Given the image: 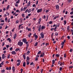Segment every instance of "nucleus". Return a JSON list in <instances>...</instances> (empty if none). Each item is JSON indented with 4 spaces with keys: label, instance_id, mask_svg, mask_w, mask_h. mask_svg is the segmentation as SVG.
<instances>
[{
    "label": "nucleus",
    "instance_id": "obj_11",
    "mask_svg": "<svg viewBox=\"0 0 73 73\" xmlns=\"http://www.w3.org/2000/svg\"><path fill=\"white\" fill-rule=\"evenodd\" d=\"M17 37V34H15L14 36V39H15V38H16Z\"/></svg>",
    "mask_w": 73,
    "mask_h": 73
},
{
    "label": "nucleus",
    "instance_id": "obj_62",
    "mask_svg": "<svg viewBox=\"0 0 73 73\" xmlns=\"http://www.w3.org/2000/svg\"><path fill=\"white\" fill-rule=\"evenodd\" d=\"M33 62L31 63L30 64L31 65H33Z\"/></svg>",
    "mask_w": 73,
    "mask_h": 73
},
{
    "label": "nucleus",
    "instance_id": "obj_54",
    "mask_svg": "<svg viewBox=\"0 0 73 73\" xmlns=\"http://www.w3.org/2000/svg\"><path fill=\"white\" fill-rule=\"evenodd\" d=\"M1 23H3V22H4V20H2V21H1Z\"/></svg>",
    "mask_w": 73,
    "mask_h": 73
},
{
    "label": "nucleus",
    "instance_id": "obj_9",
    "mask_svg": "<svg viewBox=\"0 0 73 73\" xmlns=\"http://www.w3.org/2000/svg\"><path fill=\"white\" fill-rule=\"evenodd\" d=\"M30 5H31V1H29L28 2V4H27V7H29V6H30Z\"/></svg>",
    "mask_w": 73,
    "mask_h": 73
},
{
    "label": "nucleus",
    "instance_id": "obj_3",
    "mask_svg": "<svg viewBox=\"0 0 73 73\" xmlns=\"http://www.w3.org/2000/svg\"><path fill=\"white\" fill-rule=\"evenodd\" d=\"M41 11H42V9H38L37 11V13H39V12H41Z\"/></svg>",
    "mask_w": 73,
    "mask_h": 73
},
{
    "label": "nucleus",
    "instance_id": "obj_4",
    "mask_svg": "<svg viewBox=\"0 0 73 73\" xmlns=\"http://www.w3.org/2000/svg\"><path fill=\"white\" fill-rule=\"evenodd\" d=\"M11 54H16V52H15V51H13L11 52Z\"/></svg>",
    "mask_w": 73,
    "mask_h": 73
},
{
    "label": "nucleus",
    "instance_id": "obj_61",
    "mask_svg": "<svg viewBox=\"0 0 73 73\" xmlns=\"http://www.w3.org/2000/svg\"><path fill=\"white\" fill-rule=\"evenodd\" d=\"M70 14V15H72V14H73V11L71 12Z\"/></svg>",
    "mask_w": 73,
    "mask_h": 73
},
{
    "label": "nucleus",
    "instance_id": "obj_1",
    "mask_svg": "<svg viewBox=\"0 0 73 73\" xmlns=\"http://www.w3.org/2000/svg\"><path fill=\"white\" fill-rule=\"evenodd\" d=\"M23 42H19L18 43V45H19L20 46H21L23 45Z\"/></svg>",
    "mask_w": 73,
    "mask_h": 73
},
{
    "label": "nucleus",
    "instance_id": "obj_42",
    "mask_svg": "<svg viewBox=\"0 0 73 73\" xmlns=\"http://www.w3.org/2000/svg\"><path fill=\"white\" fill-rule=\"evenodd\" d=\"M72 51H73V49H70V52H72Z\"/></svg>",
    "mask_w": 73,
    "mask_h": 73
},
{
    "label": "nucleus",
    "instance_id": "obj_44",
    "mask_svg": "<svg viewBox=\"0 0 73 73\" xmlns=\"http://www.w3.org/2000/svg\"><path fill=\"white\" fill-rule=\"evenodd\" d=\"M4 44H5V43H4V42H3L2 43V46H3L4 45Z\"/></svg>",
    "mask_w": 73,
    "mask_h": 73
},
{
    "label": "nucleus",
    "instance_id": "obj_34",
    "mask_svg": "<svg viewBox=\"0 0 73 73\" xmlns=\"http://www.w3.org/2000/svg\"><path fill=\"white\" fill-rule=\"evenodd\" d=\"M37 44H38V42H36L35 44V46H37Z\"/></svg>",
    "mask_w": 73,
    "mask_h": 73
},
{
    "label": "nucleus",
    "instance_id": "obj_31",
    "mask_svg": "<svg viewBox=\"0 0 73 73\" xmlns=\"http://www.w3.org/2000/svg\"><path fill=\"white\" fill-rule=\"evenodd\" d=\"M17 61L18 62H19H19H20V63H21V61H20V60H17Z\"/></svg>",
    "mask_w": 73,
    "mask_h": 73
},
{
    "label": "nucleus",
    "instance_id": "obj_55",
    "mask_svg": "<svg viewBox=\"0 0 73 73\" xmlns=\"http://www.w3.org/2000/svg\"><path fill=\"white\" fill-rule=\"evenodd\" d=\"M4 23H1L0 25H1L2 26H3V25H4Z\"/></svg>",
    "mask_w": 73,
    "mask_h": 73
},
{
    "label": "nucleus",
    "instance_id": "obj_60",
    "mask_svg": "<svg viewBox=\"0 0 73 73\" xmlns=\"http://www.w3.org/2000/svg\"><path fill=\"white\" fill-rule=\"evenodd\" d=\"M6 49V47H4L3 49V50H5Z\"/></svg>",
    "mask_w": 73,
    "mask_h": 73
},
{
    "label": "nucleus",
    "instance_id": "obj_20",
    "mask_svg": "<svg viewBox=\"0 0 73 73\" xmlns=\"http://www.w3.org/2000/svg\"><path fill=\"white\" fill-rule=\"evenodd\" d=\"M20 50V48H17L15 49V51L16 52H17V51L19 50Z\"/></svg>",
    "mask_w": 73,
    "mask_h": 73
},
{
    "label": "nucleus",
    "instance_id": "obj_52",
    "mask_svg": "<svg viewBox=\"0 0 73 73\" xmlns=\"http://www.w3.org/2000/svg\"><path fill=\"white\" fill-rule=\"evenodd\" d=\"M58 34L57 33H55V36H58Z\"/></svg>",
    "mask_w": 73,
    "mask_h": 73
},
{
    "label": "nucleus",
    "instance_id": "obj_29",
    "mask_svg": "<svg viewBox=\"0 0 73 73\" xmlns=\"http://www.w3.org/2000/svg\"><path fill=\"white\" fill-rule=\"evenodd\" d=\"M19 2H20V0H18V1H17L16 2V3L17 4H19Z\"/></svg>",
    "mask_w": 73,
    "mask_h": 73
},
{
    "label": "nucleus",
    "instance_id": "obj_24",
    "mask_svg": "<svg viewBox=\"0 0 73 73\" xmlns=\"http://www.w3.org/2000/svg\"><path fill=\"white\" fill-rule=\"evenodd\" d=\"M45 27L44 26H42L41 27V29H45Z\"/></svg>",
    "mask_w": 73,
    "mask_h": 73
},
{
    "label": "nucleus",
    "instance_id": "obj_48",
    "mask_svg": "<svg viewBox=\"0 0 73 73\" xmlns=\"http://www.w3.org/2000/svg\"><path fill=\"white\" fill-rule=\"evenodd\" d=\"M65 11H66V9H64L63 11V13H65Z\"/></svg>",
    "mask_w": 73,
    "mask_h": 73
},
{
    "label": "nucleus",
    "instance_id": "obj_14",
    "mask_svg": "<svg viewBox=\"0 0 73 73\" xmlns=\"http://www.w3.org/2000/svg\"><path fill=\"white\" fill-rule=\"evenodd\" d=\"M27 7H24V9H23V11H25V9H27Z\"/></svg>",
    "mask_w": 73,
    "mask_h": 73
},
{
    "label": "nucleus",
    "instance_id": "obj_23",
    "mask_svg": "<svg viewBox=\"0 0 73 73\" xmlns=\"http://www.w3.org/2000/svg\"><path fill=\"white\" fill-rule=\"evenodd\" d=\"M31 33H30L28 35V37H31Z\"/></svg>",
    "mask_w": 73,
    "mask_h": 73
},
{
    "label": "nucleus",
    "instance_id": "obj_28",
    "mask_svg": "<svg viewBox=\"0 0 73 73\" xmlns=\"http://www.w3.org/2000/svg\"><path fill=\"white\" fill-rule=\"evenodd\" d=\"M41 51H39L37 53L38 54H41Z\"/></svg>",
    "mask_w": 73,
    "mask_h": 73
},
{
    "label": "nucleus",
    "instance_id": "obj_22",
    "mask_svg": "<svg viewBox=\"0 0 73 73\" xmlns=\"http://www.w3.org/2000/svg\"><path fill=\"white\" fill-rule=\"evenodd\" d=\"M23 66L25 67V62H24L23 64Z\"/></svg>",
    "mask_w": 73,
    "mask_h": 73
},
{
    "label": "nucleus",
    "instance_id": "obj_43",
    "mask_svg": "<svg viewBox=\"0 0 73 73\" xmlns=\"http://www.w3.org/2000/svg\"><path fill=\"white\" fill-rule=\"evenodd\" d=\"M67 37L68 39H70V36H67Z\"/></svg>",
    "mask_w": 73,
    "mask_h": 73
},
{
    "label": "nucleus",
    "instance_id": "obj_2",
    "mask_svg": "<svg viewBox=\"0 0 73 73\" xmlns=\"http://www.w3.org/2000/svg\"><path fill=\"white\" fill-rule=\"evenodd\" d=\"M44 53H41V54L40 55V57H44Z\"/></svg>",
    "mask_w": 73,
    "mask_h": 73
},
{
    "label": "nucleus",
    "instance_id": "obj_41",
    "mask_svg": "<svg viewBox=\"0 0 73 73\" xmlns=\"http://www.w3.org/2000/svg\"><path fill=\"white\" fill-rule=\"evenodd\" d=\"M22 17H25V16L24 15V14H22Z\"/></svg>",
    "mask_w": 73,
    "mask_h": 73
},
{
    "label": "nucleus",
    "instance_id": "obj_47",
    "mask_svg": "<svg viewBox=\"0 0 73 73\" xmlns=\"http://www.w3.org/2000/svg\"><path fill=\"white\" fill-rule=\"evenodd\" d=\"M5 72V70H2L1 72L2 73H3Z\"/></svg>",
    "mask_w": 73,
    "mask_h": 73
},
{
    "label": "nucleus",
    "instance_id": "obj_30",
    "mask_svg": "<svg viewBox=\"0 0 73 73\" xmlns=\"http://www.w3.org/2000/svg\"><path fill=\"white\" fill-rule=\"evenodd\" d=\"M9 8V5H8L7 7V9H8Z\"/></svg>",
    "mask_w": 73,
    "mask_h": 73
},
{
    "label": "nucleus",
    "instance_id": "obj_57",
    "mask_svg": "<svg viewBox=\"0 0 73 73\" xmlns=\"http://www.w3.org/2000/svg\"><path fill=\"white\" fill-rule=\"evenodd\" d=\"M54 30V28H52L51 29V31H53Z\"/></svg>",
    "mask_w": 73,
    "mask_h": 73
},
{
    "label": "nucleus",
    "instance_id": "obj_56",
    "mask_svg": "<svg viewBox=\"0 0 73 73\" xmlns=\"http://www.w3.org/2000/svg\"><path fill=\"white\" fill-rule=\"evenodd\" d=\"M69 28H70V27L69 26H68V27L67 28V30H69Z\"/></svg>",
    "mask_w": 73,
    "mask_h": 73
},
{
    "label": "nucleus",
    "instance_id": "obj_15",
    "mask_svg": "<svg viewBox=\"0 0 73 73\" xmlns=\"http://www.w3.org/2000/svg\"><path fill=\"white\" fill-rule=\"evenodd\" d=\"M25 42L26 44H27L26 46H28V45H29V44H28V42Z\"/></svg>",
    "mask_w": 73,
    "mask_h": 73
},
{
    "label": "nucleus",
    "instance_id": "obj_13",
    "mask_svg": "<svg viewBox=\"0 0 73 73\" xmlns=\"http://www.w3.org/2000/svg\"><path fill=\"white\" fill-rule=\"evenodd\" d=\"M26 29L29 31H31V28H28V27L26 28Z\"/></svg>",
    "mask_w": 73,
    "mask_h": 73
},
{
    "label": "nucleus",
    "instance_id": "obj_16",
    "mask_svg": "<svg viewBox=\"0 0 73 73\" xmlns=\"http://www.w3.org/2000/svg\"><path fill=\"white\" fill-rule=\"evenodd\" d=\"M23 57L24 58V60H25L26 57H25V54H23Z\"/></svg>",
    "mask_w": 73,
    "mask_h": 73
},
{
    "label": "nucleus",
    "instance_id": "obj_17",
    "mask_svg": "<svg viewBox=\"0 0 73 73\" xmlns=\"http://www.w3.org/2000/svg\"><path fill=\"white\" fill-rule=\"evenodd\" d=\"M27 61H29L30 60V58L28 56L27 57Z\"/></svg>",
    "mask_w": 73,
    "mask_h": 73
},
{
    "label": "nucleus",
    "instance_id": "obj_8",
    "mask_svg": "<svg viewBox=\"0 0 73 73\" xmlns=\"http://www.w3.org/2000/svg\"><path fill=\"white\" fill-rule=\"evenodd\" d=\"M56 9H59V6L58 5H56Z\"/></svg>",
    "mask_w": 73,
    "mask_h": 73
},
{
    "label": "nucleus",
    "instance_id": "obj_19",
    "mask_svg": "<svg viewBox=\"0 0 73 73\" xmlns=\"http://www.w3.org/2000/svg\"><path fill=\"white\" fill-rule=\"evenodd\" d=\"M64 25H66V21L64 20Z\"/></svg>",
    "mask_w": 73,
    "mask_h": 73
},
{
    "label": "nucleus",
    "instance_id": "obj_39",
    "mask_svg": "<svg viewBox=\"0 0 73 73\" xmlns=\"http://www.w3.org/2000/svg\"><path fill=\"white\" fill-rule=\"evenodd\" d=\"M15 6H16V7L18 6V4L16 3L15 4Z\"/></svg>",
    "mask_w": 73,
    "mask_h": 73
},
{
    "label": "nucleus",
    "instance_id": "obj_50",
    "mask_svg": "<svg viewBox=\"0 0 73 73\" xmlns=\"http://www.w3.org/2000/svg\"><path fill=\"white\" fill-rule=\"evenodd\" d=\"M10 57V54H9L8 55L7 58H9Z\"/></svg>",
    "mask_w": 73,
    "mask_h": 73
},
{
    "label": "nucleus",
    "instance_id": "obj_32",
    "mask_svg": "<svg viewBox=\"0 0 73 73\" xmlns=\"http://www.w3.org/2000/svg\"><path fill=\"white\" fill-rule=\"evenodd\" d=\"M56 56L57 57H60V55H59L58 54H56Z\"/></svg>",
    "mask_w": 73,
    "mask_h": 73
},
{
    "label": "nucleus",
    "instance_id": "obj_64",
    "mask_svg": "<svg viewBox=\"0 0 73 73\" xmlns=\"http://www.w3.org/2000/svg\"><path fill=\"white\" fill-rule=\"evenodd\" d=\"M60 63H61V62H60V61H59L58 62V64H60Z\"/></svg>",
    "mask_w": 73,
    "mask_h": 73
},
{
    "label": "nucleus",
    "instance_id": "obj_53",
    "mask_svg": "<svg viewBox=\"0 0 73 73\" xmlns=\"http://www.w3.org/2000/svg\"><path fill=\"white\" fill-rule=\"evenodd\" d=\"M35 37L36 38H37V37H38V36H37V35H35Z\"/></svg>",
    "mask_w": 73,
    "mask_h": 73
},
{
    "label": "nucleus",
    "instance_id": "obj_33",
    "mask_svg": "<svg viewBox=\"0 0 73 73\" xmlns=\"http://www.w3.org/2000/svg\"><path fill=\"white\" fill-rule=\"evenodd\" d=\"M20 65V62H19L17 64V66H19Z\"/></svg>",
    "mask_w": 73,
    "mask_h": 73
},
{
    "label": "nucleus",
    "instance_id": "obj_46",
    "mask_svg": "<svg viewBox=\"0 0 73 73\" xmlns=\"http://www.w3.org/2000/svg\"><path fill=\"white\" fill-rule=\"evenodd\" d=\"M43 19H46V17L45 16V15H44Z\"/></svg>",
    "mask_w": 73,
    "mask_h": 73
},
{
    "label": "nucleus",
    "instance_id": "obj_21",
    "mask_svg": "<svg viewBox=\"0 0 73 73\" xmlns=\"http://www.w3.org/2000/svg\"><path fill=\"white\" fill-rule=\"evenodd\" d=\"M52 64H55V61L54 60H52Z\"/></svg>",
    "mask_w": 73,
    "mask_h": 73
},
{
    "label": "nucleus",
    "instance_id": "obj_38",
    "mask_svg": "<svg viewBox=\"0 0 73 73\" xmlns=\"http://www.w3.org/2000/svg\"><path fill=\"white\" fill-rule=\"evenodd\" d=\"M33 7H36V5H35V4H33Z\"/></svg>",
    "mask_w": 73,
    "mask_h": 73
},
{
    "label": "nucleus",
    "instance_id": "obj_25",
    "mask_svg": "<svg viewBox=\"0 0 73 73\" xmlns=\"http://www.w3.org/2000/svg\"><path fill=\"white\" fill-rule=\"evenodd\" d=\"M27 65H29V61H27Z\"/></svg>",
    "mask_w": 73,
    "mask_h": 73
},
{
    "label": "nucleus",
    "instance_id": "obj_36",
    "mask_svg": "<svg viewBox=\"0 0 73 73\" xmlns=\"http://www.w3.org/2000/svg\"><path fill=\"white\" fill-rule=\"evenodd\" d=\"M52 23H53V22L52 21H50L49 22V23L50 24H52Z\"/></svg>",
    "mask_w": 73,
    "mask_h": 73
},
{
    "label": "nucleus",
    "instance_id": "obj_10",
    "mask_svg": "<svg viewBox=\"0 0 73 73\" xmlns=\"http://www.w3.org/2000/svg\"><path fill=\"white\" fill-rule=\"evenodd\" d=\"M41 26L40 25L39 26V29H38V31L40 32V30H41Z\"/></svg>",
    "mask_w": 73,
    "mask_h": 73
},
{
    "label": "nucleus",
    "instance_id": "obj_63",
    "mask_svg": "<svg viewBox=\"0 0 73 73\" xmlns=\"http://www.w3.org/2000/svg\"><path fill=\"white\" fill-rule=\"evenodd\" d=\"M12 49H13V48H12V47H11V48H10V50H12Z\"/></svg>",
    "mask_w": 73,
    "mask_h": 73
},
{
    "label": "nucleus",
    "instance_id": "obj_5",
    "mask_svg": "<svg viewBox=\"0 0 73 73\" xmlns=\"http://www.w3.org/2000/svg\"><path fill=\"white\" fill-rule=\"evenodd\" d=\"M40 35L41 36L42 38H44V36L43 34L42 33H40Z\"/></svg>",
    "mask_w": 73,
    "mask_h": 73
},
{
    "label": "nucleus",
    "instance_id": "obj_40",
    "mask_svg": "<svg viewBox=\"0 0 73 73\" xmlns=\"http://www.w3.org/2000/svg\"><path fill=\"white\" fill-rule=\"evenodd\" d=\"M19 22V20H17L16 21V22H15V23H16V24H17V23H18Z\"/></svg>",
    "mask_w": 73,
    "mask_h": 73
},
{
    "label": "nucleus",
    "instance_id": "obj_6",
    "mask_svg": "<svg viewBox=\"0 0 73 73\" xmlns=\"http://www.w3.org/2000/svg\"><path fill=\"white\" fill-rule=\"evenodd\" d=\"M23 41L24 42V43H25V42L26 41H27V39H26L25 38H24L22 39Z\"/></svg>",
    "mask_w": 73,
    "mask_h": 73
},
{
    "label": "nucleus",
    "instance_id": "obj_37",
    "mask_svg": "<svg viewBox=\"0 0 73 73\" xmlns=\"http://www.w3.org/2000/svg\"><path fill=\"white\" fill-rule=\"evenodd\" d=\"M30 53V51H29L28 52H27V54L28 55L29 54V53Z\"/></svg>",
    "mask_w": 73,
    "mask_h": 73
},
{
    "label": "nucleus",
    "instance_id": "obj_12",
    "mask_svg": "<svg viewBox=\"0 0 73 73\" xmlns=\"http://www.w3.org/2000/svg\"><path fill=\"white\" fill-rule=\"evenodd\" d=\"M41 18H40L39 19V21L38 22V24H40V22L41 21Z\"/></svg>",
    "mask_w": 73,
    "mask_h": 73
},
{
    "label": "nucleus",
    "instance_id": "obj_45",
    "mask_svg": "<svg viewBox=\"0 0 73 73\" xmlns=\"http://www.w3.org/2000/svg\"><path fill=\"white\" fill-rule=\"evenodd\" d=\"M22 25H23V24H21V25H19V28H20V27H21V26Z\"/></svg>",
    "mask_w": 73,
    "mask_h": 73
},
{
    "label": "nucleus",
    "instance_id": "obj_58",
    "mask_svg": "<svg viewBox=\"0 0 73 73\" xmlns=\"http://www.w3.org/2000/svg\"><path fill=\"white\" fill-rule=\"evenodd\" d=\"M38 60V58L36 57V58H35V61H37Z\"/></svg>",
    "mask_w": 73,
    "mask_h": 73
},
{
    "label": "nucleus",
    "instance_id": "obj_7",
    "mask_svg": "<svg viewBox=\"0 0 73 73\" xmlns=\"http://www.w3.org/2000/svg\"><path fill=\"white\" fill-rule=\"evenodd\" d=\"M12 70L13 72L14 73L15 70V67H14V66H13Z\"/></svg>",
    "mask_w": 73,
    "mask_h": 73
},
{
    "label": "nucleus",
    "instance_id": "obj_26",
    "mask_svg": "<svg viewBox=\"0 0 73 73\" xmlns=\"http://www.w3.org/2000/svg\"><path fill=\"white\" fill-rule=\"evenodd\" d=\"M2 59L4 58V54H3L2 56Z\"/></svg>",
    "mask_w": 73,
    "mask_h": 73
},
{
    "label": "nucleus",
    "instance_id": "obj_35",
    "mask_svg": "<svg viewBox=\"0 0 73 73\" xmlns=\"http://www.w3.org/2000/svg\"><path fill=\"white\" fill-rule=\"evenodd\" d=\"M7 20H8V19H7V17H6L5 18V21L6 22H7Z\"/></svg>",
    "mask_w": 73,
    "mask_h": 73
},
{
    "label": "nucleus",
    "instance_id": "obj_27",
    "mask_svg": "<svg viewBox=\"0 0 73 73\" xmlns=\"http://www.w3.org/2000/svg\"><path fill=\"white\" fill-rule=\"evenodd\" d=\"M64 44H65V42H62L61 43V45H64Z\"/></svg>",
    "mask_w": 73,
    "mask_h": 73
},
{
    "label": "nucleus",
    "instance_id": "obj_49",
    "mask_svg": "<svg viewBox=\"0 0 73 73\" xmlns=\"http://www.w3.org/2000/svg\"><path fill=\"white\" fill-rule=\"evenodd\" d=\"M62 69V67H60L59 70H60V71H61Z\"/></svg>",
    "mask_w": 73,
    "mask_h": 73
},
{
    "label": "nucleus",
    "instance_id": "obj_51",
    "mask_svg": "<svg viewBox=\"0 0 73 73\" xmlns=\"http://www.w3.org/2000/svg\"><path fill=\"white\" fill-rule=\"evenodd\" d=\"M69 68H73V66H70L69 67Z\"/></svg>",
    "mask_w": 73,
    "mask_h": 73
},
{
    "label": "nucleus",
    "instance_id": "obj_59",
    "mask_svg": "<svg viewBox=\"0 0 73 73\" xmlns=\"http://www.w3.org/2000/svg\"><path fill=\"white\" fill-rule=\"evenodd\" d=\"M4 62H2V63H1V65H4V64H3V63Z\"/></svg>",
    "mask_w": 73,
    "mask_h": 73
},
{
    "label": "nucleus",
    "instance_id": "obj_18",
    "mask_svg": "<svg viewBox=\"0 0 73 73\" xmlns=\"http://www.w3.org/2000/svg\"><path fill=\"white\" fill-rule=\"evenodd\" d=\"M31 11H32V10L31 9H30L28 11V13H30L31 12Z\"/></svg>",
    "mask_w": 73,
    "mask_h": 73
}]
</instances>
